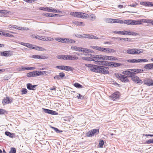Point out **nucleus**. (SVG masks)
<instances>
[{
	"label": "nucleus",
	"instance_id": "0eeeda50",
	"mask_svg": "<svg viewBox=\"0 0 153 153\" xmlns=\"http://www.w3.org/2000/svg\"><path fill=\"white\" fill-rule=\"evenodd\" d=\"M120 95V93L118 91H116L111 94L109 96V98L113 101H116L119 99Z\"/></svg>",
	"mask_w": 153,
	"mask_h": 153
},
{
	"label": "nucleus",
	"instance_id": "69168bd1",
	"mask_svg": "<svg viewBox=\"0 0 153 153\" xmlns=\"http://www.w3.org/2000/svg\"><path fill=\"white\" fill-rule=\"evenodd\" d=\"M42 15L43 16H45L46 17H49V13H43Z\"/></svg>",
	"mask_w": 153,
	"mask_h": 153
},
{
	"label": "nucleus",
	"instance_id": "9d476101",
	"mask_svg": "<svg viewBox=\"0 0 153 153\" xmlns=\"http://www.w3.org/2000/svg\"><path fill=\"white\" fill-rule=\"evenodd\" d=\"M131 78L132 81L136 84H142L143 83V81L137 76L133 75Z\"/></svg>",
	"mask_w": 153,
	"mask_h": 153
},
{
	"label": "nucleus",
	"instance_id": "bf43d9fd",
	"mask_svg": "<svg viewBox=\"0 0 153 153\" xmlns=\"http://www.w3.org/2000/svg\"><path fill=\"white\" fill-rule=\"evenodd\" d=\"M153 143V139H149L148 140L146 141L145 143L146 144H150V143Z\"/></svg>",
	"mask_w": 153,
	"mask_h": 153
},
{
	"label": "nucleus",
	"instance_id": "a18cd8bd",
	"mask_svg": "<svg viewBox=\"0 0 153 153\" xmlns=\"http://www.w3.org/2000/svg\"><path fill=\"white\" fill-rule=\"evenodd\" d=\"M65 66L64 65L57 66L56 67V68L59 70H65Z\"/></svg>",
	"mask_w": 153,
	"mask_h": 153
},
{
	"label": "nucleus",
	"instance_id": "2f4dec72",
	"mask_svg": "<svg viewBox=\"0 0 153 153\" xmlns=\"http://www.w3.org/2000/svg\"><path fill=\"white\" fill-rule=\"evenodd\" d=\"M150 2L149 1H141L140 3L141 5L148 7H150Z\"/></svg>",
	"mask_w": 153,
	"mask_h": 153
},
{
	"label": "nucleus",
	"instance_id": "f257e3e1",
	"mask_svg": "<svg viewBox=\"0 0 153 153\" xmlns=\"http://www.w3.org/2000/svg\"><path fill=\"white\" fill-rule=\"evenodd\" d=\"M93 49L105 53H115L116 50L109 48H105L98 46H91Z\"/></svg>",
	"mask_w": 153,
	"mask_h": 153
},
{
	"label": "nucleus",
	"instance_id": "5fc2aeb1",
	"mask_svg": "<svg viewBox=\"0 0 153 153\" xmlns=\"http://www.w3.org/2000/svg\"><path fill=\"white\" fill-rule=\"evenodd\" d=\"M34 46V45L28 43H27L26 45V47L32 49H33V48Z\"/></svg>",
	"mask_w": 153,
	"mask_h": 153
},
{
	"label": "nucleus",
	"instance_id": "7c9ffc66",
	"mask_svg": "<svg viewBox=\"0 0 153 153\" xmlns=\"http://www.w3.org/2000/svg\"><path fill=\"white\" fill-rule=\"evenodd\" d=\"M135 48L129 49L126 51L127 53L131 54H135Z\"/></svg>",
	"mask_w": 153,
	"mask_h": 153
},
{
	"label": "nucleus",
	"instance_id": "bb28decb",
	"mask_svg": "<svg viewBox=\"0 0 153 153\" xmlns=\"http://www.w3.org/2000/svg\"><path fill=\"white\" fill-rule=\"evenodd\" d=\"M84 37L85 38L88 39H98V37L94 36L93 35L90 34H84Z\"/></svg>",
	"mask_w": 153,
	"mask_h": 153
},
{
	"label": "nucleus",
	"instance_id": "09e8293b",
	"mask_svg": "<svg viewBox=\"0 0 153 153\" xmlns=\"http://www.w3.org/2000/svg\"><path fill=\"white\" fill-rule=\"evenodd\" d=\"M138 63L143 62H148V60L147 59H138Z\"/></svg>",
	"mask_w": 153,
	"mask_h": 153
},
{
	"label": "nucleus",
	"instance_id": "f3484780",
	"mask_svg": "<svg viewBox=\"0 0 153 153\" xmlns=\"http://www.w3.org/2000/svg\"><path fill=\"white\" fill-rule=\"evenodd\" d=\"M130 70L131 69H128L126 71H123L122 72V74L124 75H127V76L128 77H131V78L133 75L132 71H131Z\"/></svg>",
	"mask_w": 153,
	"mask_h": 153
},
{
	"label": "nucleus",
	"instance_id": "c9c22d12",
	"mask_svg": "<svg viewBox=\"0 0 153 153\" xmlns=\"http://www.w3.org/2000/svg\"><path fill=\"white\" fill-rule=\"evenodd\" d=\"M144 68L146 69L151 70L152 69V63H150L146 65L144 67Z\"/></svg>",
	"mask_w": 153,
	"mask_h": 153
},
{
	"label": "nucleus",
	"instance_id": "774afa93",
	"mask_svg": "<svg viewBox=\"0 0 153 153\" xmlns=\"http://www.w3.org/2000/svg\"><path fill=\"white\" fill-rule=\"evenodd\" d=\"M123 35H128V31H126L125 30L123 31Z\"/></svg>",
	"mask_w": 153,
	"mask_h": 153
},
{
	"label": "nucleus",
	"instance_id": "412c9836",
	"mask_svg": "<svg viewBox=\"0 0 153 153\" xmlns=\"http://www.w3.org/2000/svg\"><path fill=\"white\" fill-rule=\"evenodd\" d=\"M46 9V11L48 12L54 13H59V12H60L59 10H57L52 7H47Z\"/></svg>",
	"mask_w": 153,
	"mask_h": 153
},
{
	"label": "nucleus",
	"instance_id": "864d4df0",
	"mask_svg": "<svg viewBox=\"0 0 153 153\" xmlns=\"http://www.w3.org/2000/svg\"><path fill=\"white\" fill-rule=\"evenodd\" d=\"M104 144L103 140H101L100 141L99 143V146L100 147L102 148L103 147Z\"/></svg>",
	"mask_w": 153,
	"mask_h": 153
},
{
	"label": "nucleus",
	"instance_id": "a19ab883",
	"mask_svg": "<svg viewBox=\"0 0 153 153\" xmlns=\"http://www.w3.org/2000/svg\"><path fill=\"white\" fill-rule=\"evenodd\" d=\"M82 51H81L85 52V53H88L91 52L90 50L88 49L87 48H82Z\"/></svg>",
	"mask_w": 153,
	"mask_h": 153
},
{
	"label": "nucleus",
	"instance_id": "cd10ccee",
	"mask_svg": "<svg viewBox=\"0 0 153 153\" xmlns=\"http://www.w3.org/2000/svg\"><path fill=\"white\" fill-rule=\"evenodd\" d=\"M33 49H35L36 50L39 51H46V49L44 48L35 45H34V47L33 48Z\"/></svg>",
	"mask_w": 153,
	"mask_h": 153
},
{
	"label": "nucleus",
	"instance_id": "338daca9",
	"mask_svg": "<svg viewBox=\"0 0 153 153\" xmlns=\"http://www.w3.org/2000/svg\"><path fill=\"white\" fill-rule=\"evenodd\" d=\"M42 73H43L42 75L45 74V75H47L48 74H50V72L48 71H43Z\"/></svg>",
	"mask_w": 153,
	"mask_h": 153
},
{
	"label": "nucleus",
	"instance_id": "f8f14e48",
	"mask_svg": "<svg viewBox=\"0 0 153 153\" xmlns=\"http://www.w3.org/2000/svg\"><path fill=\"white\" fill-rule=\"evenodd\" d=\"M31 57L33 59H47L48 58V57L45 54L33 55L31 56Z\"/></svg>",
	"mask_w": 153,
	"mask_h": 153
},
{
	"label": "nucleus",
	"instance_id": "603ef678",
	"mask_svg": "<svg viewBox=\"0 0 153 153\" xmlns=\"http://www.w3.org/2000/svg\"><path fill=\"white\" fill-rule=\"evenodd\" d=\"M123 31H114L113 32V33L115 34H121L123 35Z\"/></svg>",
	"mask_w": 153,
	"mask_h": 153
},
{
	"label": "nucleus",
	"instance_id": "ea45409f",
	"mask_svg": "<svg viewBox=\"0 0 153 153\" xmlns=\"http://www.w3.org/2000/svg\"><path fill=\"white\" fill-rule=\"evenodd\" d=\"M74 24L76 25H79V26H84V23L82 22H80L78 21L75 22L74 23Z\"/></svg>",
	"mask_w": 153,
	"mask_h": 153
},
{
	"label": "nucleus",
	"instance_id": "6e6d98bb",
	"mask_svg": "<svg viewBox=\"0 0 153 153\" xmlns=\"http://www.w3.org/2000/svg\"><path fill=\"white\" fill-rule=\"evenodd\" d=\"M16 149L14 148H12L11 149L9 153H16Z\"/></svg>",
	"mask_w": 153,
	"mask_h": 153
},
{
	"label": "nucleus",
	"instance_id": "39448f33",
	"mask_svg": "<svg viewBox=\"0 0 153 153\" xmlns=\"http://www.w3.org/2000/svg\"><path fill=\"white\" fill-rule=\"evenodd\" d=\"M94 55H93L91 56V57H82V59L83 60L88 61H95V63L97 64H103V62L100 60H99L98 59H96L94 57Z\"/></svg>",
	"mask_w": 153,
	"mask_h": 153
},
{
	"label": "nucleus",
	"instance_id": "b1692460",
	"mask_svg": "<svg viewBox=\"0 0 153 153\" xmlns=\"http://www.w3.org/2000/svg\"><path fill=\"white\" fill-rule=\"evenodd\" d=\"M36 85H33L31 84L28 83L27 84V87L29 90H34Z\"/></svg>",
	"mask_w": 153,
	"mask_h": 153
},
{
	"label": "nucleus",
	"instance_id": "8fccbe9b",
	"mask_svg": "<svg viewBox=\"0 0 153 153\" xmlns=\"http://www.w3.org/2000/svg\"><path fill=\"white\" fill-rule=\"evenodd\" d=\"M22 94H26L27 92V90L25 88H23L22 90L21 91Z\"/></svg>",
	"mask_w": 153,
	"mask_h": 153
},
{
	"label": "nucleus",
	"instance_id": "473e14b6",
	"mask_svg": "<svg viewBox=\"0 0 153 153\" xmlns=\"http://www.w3.org/2000/svg\"><path fill=\"white\" fill-rule=\"evenodd\" d=\"M71 49L72 50L78 51H82V48L77 46H71Z\"/></svg>",
	"mask_w": 153,
	"mask_h": 153
},
{
	"label": "nucleus",
	"instance_id": "6e6552de",
	"mask_svg": "<svg viewBox=\"0 0 153 153\" xmlns=\"http://www.w3.org/2000/svg\"><path fill=\"white\" fill-rule=\"evenodd\" d=\"M99 129H94L89 131L86 134V135L88 137H91L99 134Z\"/></svg>",
	"mask_w": 153,
	"mask_h": 153
},
{
	"label": "nucleus",
	"instance_id": "de8ad7c7",
	"mask_svg": "<svg viewBox=\"0 0 153 153\" xmlns=\"http://www.w3.org/2000/svg\"><path fill=\"white\" fill-rule=\"evenodd\" d=\"M122 65L121 63L113 62L112 66L115 67H119Z\"/></svg>",
	"mask_w": 153,
	"mask_h": 153
},
{
	"label": "nucleus",
	"instance_id": "c03bdc74",
	"mask_svg": "<svg viewBox=\"0 0 153 153\" xmlns=\"http://www.w3.org/2000/svg\"><path fill=\"white\" fill-rule=\"evenodd\" d=\"M4 36H6V37H13L14 36L12 34H11L8 33L4 32Z\"/></svg>",
	"mask_w": 153,
	"mask_h": 153
},
{
	"label": "nucleus",
	"instance_id": "37998d69",
	"mask_svg": "<svg viewBox=\"0 0 153 153\" xmlns=\"http://www.w3.org/2000/svg\"><path fill=\"white\" fill-rule=\"evenodd\" d=\"M74 85L76 88H82L83 86L82 85L78 83H75Z\"/></svg>",
	"mask_w": 153,
	"mask_h": 153
},
{
	"label": "nucleus",
	"instance_id": "393cba45",
	"mask_svg": "<svg viewBox=\"0 0 153 153\" xmlns=\"http://www.w3.org/2000/svg\"><path fill=\"white\" fill-rule=\"evenodd\" d=\"M42 109L45 113L51 114H55L56 112L55 111L47 109L42 108Z\"/></svg>",
	"mask_w": 153,
	"mask_h": 153
},
{
	"label": "nucleus",
	"instance_id": "7ed1b4c3",
	"mask_svg": "<svg viewBox=\"0 0 153 153\" xmlns=\"http://www.w3.org/2000/svg\"><path fill=\"white\" fill-rule=\"evenodd\" d=\"M70 14L74 17L82 19H86L89 17L88 14L81 12H71Z\"/></svg>",
	"mask_w": 153,
	"mask_h": 153
},
{
	"label": "nucleus",
	"instance_id": "a878e982",
	"mask_svg": "<svg viewBox=\"0 0 153 153\" xmlns=\"http://www.w3.org/2000/svg\"><path fill=\"white\" fill-rule=\"evenodd\" d=\"M64 43H74L75 41L71 39L64 38Z\"/></svg>",
	"mask_w": 153,
	"mask_h": 153
},
{
	"label": "nucleus",
	"instance_id": "a211bd4d",
	"mask_svg": "<svg viewBox=\"0 0 153 153\" xmlns=\"http://www.w3.org/2000/svg\"><path fill=\"white\" fill-rule=\"evenodd\" d=\"M144 84L148 86H153V80L147 79H144L143 81Z\"/></svg>",
	"mask_w": 153,
	"mask_h": 153
},
{
	"label": "nucleus",
	"instance_id": "e2e57ef3",
	"mask_svg": "<svg viewBox=\"0 0 153 153\" xmlns=\"http://www.w3.org/2000/svg\"><path fill=\"white\" fill-rule=\"evenodd\" d=\"M35 68L33 67H26L25 68V69L27 70H34L35 69Z\"/></svg>",
	"mask_w": 153,
	"mask_h": 153
},
{
	"label": "nucleus",
	"instance_id": "f704fd0d",
	"mask_svg": "<svg viewBox=\"0 0 153 153\" xmlns=\"http://www.w3.org/2000/svg\"><path fill=\"white\" fill-rule=\"evenodd\" d=\"M105 21L106 23H114V19L107 18L106 19Z\"/></svg>",
	"mask_w": 153,
	"mask_h": 153
},
{
	"label": "nucleus",
	"instance_id": "680f3d73",
	"mask_svg": "<svg viewBox=\"0 0 153 153\" xmlns=\"http://www.w3.org/2000/svg\"><path fill=\"white\" fill-rule=\"evenodd\" d=\"M90 18L91 20H93L94 19H95L96 17L94 15H91L90 16Z\"/></svg>",
	"mask_w": 153,
	"mask_h": 153
},
{
	"label": "nucleus",
	"instance_id": "79ce46f5",
	"mask_svg": "<svg viewBox=\"0 0 153 153\" xmlns=\"http://www.w3.org/2000/svg\"><path fill=\"white\" fill-rule=\"evenodd\" d=\"M114 23H119L120 24H123V21L119 19H114Z\"/></svg>",
	"mask_w": 153,
	"mask_h": 153
},
{
	"label": "nucleus",
	"instance_id": "5701e85b",
	"mask_svg": "<svg viewBox=\"0 0 153 153\" xmlns=\"http://www.w3.org/2000/svg\"><path fill=\"white\" fill-rule=\"evenodd\" d=\"M37 73L35 72V71L30 72L27 74V76L30 77L37 76Z\"/></svg>",
	"mask_w": 153,
	"mask_h": 153
},
{
	"label": "nucleus",
	"instance_id": "3c124183",
	"mask_svg": "<svg viewBox=\"0 0 153 153\" xmlns=\"http://www.w3.org/2000/svg\"><path fill=\"white\" fill-rule=\"evenodd\" d=\"M7 113V111L5 110L0 109V114H4Z\"/></svg>",
	"mask_w": 153,
	"mask_h": 153
},
{
	"label": "nucleus",
	"instance_id": "9b49d317",
	"mask_svg": "<svg viewBox=\"0 0 153 153\" xmlns=\"http://www.w3.org/2000/svg\"><path fill=\"white\" fill-rule=\"evenodd\" d=\"M99 68L98 72L104 74H106L109 73V72L107 70V67L99 66Z\"/></svg>",
	"mask_w": 153,
	"mask_h": 153
},
{
	"label": "nucleus",
	"instance_id": "e433bc0d",
	"mask_svg": "<svg viewBox=\"0 0 153 153\" xmlns=\"http://www.w3.org/2000/svg\"><path fill=\"white\" fill-rule=\"evenodd\" d=\"M65 70L66 71H73L74 70V68L71 67L69 66H65Z\"/></svg>",
	"mask_w": 153,
	"mask_h": 153
},
{
	"label": "nucleus",
	"instance_id": "58836bf2",
	"mask_svg": "<svg viewBox=\"0 0 153 153\" xmlns=\"http://www.w3.org/2000/svg\"><path fill=\"white\" fill-rule=\"evenodd\" d=\"M127 62L130 63H138V59H128L127 60Z\"/></svg>",
	"mask_w": 153,
	"mask_h": 153
},
{
	"label": "nucleus",
	"instance_id": "c85d7f7f",
	"mask_svg": "<svg viewBox=\"0 0 153 153\" xmlns=\"http://www.w3.org/2000/svg\"><path fill=\"white\" fill-rule=\"evenodd\" d=\"M135 54H139L143 53L144 51L143 49H142L135 48Z\"/></svg>",
	"mask_w": 153,
	"mask_h": 153
},
{
	"label": "nucleus",
	"instance_id": "aec40b11",
	"mask_svg": "<svg viewBox=\"0 0 153 153\" xmlns=\"http://www.w3.org/2000/svg\"><path fill=\"white\" fill-rule=\"evenodd\" d=\"M130 70L131 71H132L133 75L137 74L142 73L143 71V70L138 69H131Z\"/></svg>",
	"mask_w": 153,
	"mask_h": 153
},
{
	"label": "nucleus",
	"instance_id": "49530a36",
	"mask_svg": "<svg viewBox=\"0 0 153 153\" xmlns=\"http://www.w3.org/2000/svg\"><path fill=\"white\" fill-rule=\"evenodd\" d=\"M55 39L59 42H60L64 43V38H57Z\"/></svg>",
	"mask_w": 153,
	"mask_h": 153
},
{
	"label": "nucleus",
	"instance_id": "dca6fc26",
	"mask_svg": "<svg viewBox=\"0 0 153 153\" xmlns=\"http://www.w3.org/2000/svg\"><path fill=\"white\" fill-rule=\"evenodd\" d=\"M0 54L1 56L8 57L11 56L13 53L11 51H4L3 52H1Z\"/></svg>",
	"mask_w": 153,
	"mask_h": 153
},
{
	"label": "nucleus",
	"instance_id": "c756f323",
	"mask_svg": "<svg viewBox=\"0 0 153 153\" xmlns=\"http://www.w3.org/2000/svg\"><path fill=\"white\" fill-rule=\"evenodd\" d=\"M103 62V64H100L101 65H105L106 66H112L113 62H110L108 61H104Z\"/></svg>",
	"mask_w": 153,
	"mask_h": 153
},
{
	"label": "nucleus",
	"instance_id": "4d7b16f0",
	"mask_svg": "<svg viewBox=\"0 0 153 153\" xmlns=\"http://www.w3.org/2000/svg\"><path fill=\"white\" fill-rule=\"evenodd\" d=\"M47 7H40L39 8V9L40 10L46 11Z\"/></svg>",
	"mask_w": 153,
	"mask_h": 153
},
{
	"label": "nucleus",
	"instance_id": "2eb2a0df",
	"mask_svg": "<svg viewBox=\"0 0 153 153\" xmlns=\"http://www.w3.org/2000/svg\"><path fill=\"white\" fill-rule=\"evenodd\" d=\"M13 100V99L12 98H10L8 97H6L3 99L2 103L4 105L11 103L12 102Z\"/></svg>",
	"mask_w": 153,
	"mask_h": 153
},
{
	"label": "nucleus",
	"instance_id": "0e129e2a",
	"mask_svg": "<svg viewBox=\"0 0 153 153\" xmlns=\"http://www.w3.org/2000/svg\"><path fill=\"white\" fill-rule=\"evenodd\" d=\"M77 97L78 99H83L84 97H82V96H81L80 94H78V95L77 96Z\"/></svg>",
	"mask_w": 153,
	"mask_h": 153
},
{
	"label": "nucleus",
	"instance_id": "ddd939ff",
	"mask_svg": "<svg viewBox=\"0 0 153 153\" xmlns=\"http://www.w3.org/2000/svg\"><path fill=\"white\" fill-rule=\"evenodd\" d=\"M123 24L128 25H136V20L132 19H127L123 21Z\"/></svg>",
	"mask_w": 153,
	"mask_h": 153
},
{
	"label": "nucleus",
	"instance_id": "13d9d810",
	"mask_svg": "<svg viewBox=\"0 0 153 153\" xmlns=\"http://www.w3.org/2000/svg\"><path fill=\"white\" fill-rule=\"evenodd\" d=\"M59 76L61 78H62L65 76V74L63 72L60 73L59 74Z\"/></svg>",
	"mask_w": 153,
	"mask_h": 153
},
{
	"label": "nucleus",
	"instance_id": "72a5a7b5",
	"mask_svg": "<svg viewBox=\"0 0 153 153\" xmlns=\"http://www.w3.org/2000/svg\"><path fill=\"white\" fill-rule=\"evenodd\" d=\"M5 134L6 135L9 136V137L13 138V137L14 136L15 134L14 133H11L9 131H6L5 132Z\"/></svg>",
	"mask_w": 153,
	"mask_h": 153
},
{
	"label": "nucleus",
	"instance_id": "6ab92c4d",
	"mask_svg": "<svg viewBox=\"0 0 153 153\" xmlns=\"http://www.w3.org/2000/svg\"><path fill=\"white\" fill-rule=\"evenodd\" d=\"M150 21V19H142L136 20V25H141L142 22L149 23Z\"/></svg>",
	"mask_w": 153,
	"mask_h": 153
},
{
	"label": "nucleus",
	"instance_id": "f03ea898",
	"mask_svg": "<svg viewBox=\"0 0 153 153\" xmlns=\"http://www.w3.org/2000/svg\"><path fill=\"white\" fill-rule=\"evenodd\" d=\"M94 57L96 59H98L99 60H117L118 59L117 58L113 56H104L102 55H94Z\"/></svg>",
	"mask_w": 153,
	"mask_h": 153
},
{
	"label": "nucleus",
	"instance_id": "20e7f679",
	"mask_svg": "<svg viewBox=\"0 0 153 153\" xmlns=\"http://www.w3.org/2000/svg\"><path fill=\"white\" fill-rule=\"evenodd\" d=\"M58 59L67 60H76L78 59V57L76 55H59L57 56Z\"/></svg>",
	"mask_w": 153,
	"mask_h": 153
},
{
	"label": "nucleus",
	"instance_id": "1a4fd4ad",
	"mask_svg": "<svg viewBox=\"0 0 153 153\" xmlns=\"http://www.w3.org/2000/svg\"><path fill=\"white\" fill-rule=\"evenodd\" d=\"M8 27L7 29L10 30H13L14 29H15L24 30H26V28L25 27H18L17 26L13 25H10Z\"/></svg>",
	"mask_w": 153,
	"mask_h": 153
},
{
	"label": "nucleus",
	"instance_id": "4468645a",
	"mask_svg": "<svg viewBox=\"0 0 153 153\" xmlns=\"http://www.w3.org/2000/svg\"><path fill=\"white\" fill-rule=\"evenodd\" d=\"M37 39L40 40H41L44 41H52L53 40V38L45 37V36H40L37 35L36 39Z\"/></svg>",
	"mask_w": 153,
	"mask_h": 153
},
{
	"label": "nucleus",
	"instance_id": "4be33fe9",
	"mask_svg": "<svg viewBox=\"0 0 153 153\" xmlns=\"http://www.w3.org/2000/svg\"><path fill=\"white\" fill-rule=\"evenodd\" d=\"M99 67V66L93 65V66L90 68V70L93 72H98Z\"/></svg>",
	"mask_w": 153,
	"mask_h": 153
},
{
	"label": "nucleus",
	"instance_id": "052dcab7",
	"mask_svg": "<svg viewBox=\"0 0 153 153\" xmlns=\"http://www.w3.org/2000/svg\"><path fill=\"white\" fill-rule=\"evenodd\" d=\"M35 72L37 73V76H39L41 75H42L43 73L42 71H35Z\"/></svg>",
	"mask_w": 153,
	"mask_h": 153
},
{
	"label": "nucleus",
	"instance_id": "4c0bfd02",
	"mask_svg": "<svg viewBox=\"0 0 153 153\" xmlns=\"http://www.w3.org/2000/svg\"><path fill=\"white\" fill-rule=\"evenodd\" d=\"M139 35V33L133 31H128V35H132L136 36Z\"/></svg>",
	"mask_w": 153,
	"mask_h": 153
},
{
	"label": "nucleus",
	"instance_id": "423d86ee",
	"mask_svg": "<svg viewBox=\"0 0 153 153\" xmlns=\"http://www.w3.org/2000/svg\"><path fill=\"white\" fill-rule=\"evenodd\" d=\"M114 75L116 78L123 82H129V80L128 79V77L125 76V75H123L117 73L115 74Z\"/></svg>",
	"mask_w": 153,
	"mask_h": 153
}]
</instances>
